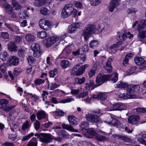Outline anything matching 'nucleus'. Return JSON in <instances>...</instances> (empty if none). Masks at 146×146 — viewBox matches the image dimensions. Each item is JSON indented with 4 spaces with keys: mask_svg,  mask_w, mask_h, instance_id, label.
I'll use <instances>...</instances> for the list:
<instances>
[{
    "mask_svg": "<svg viewBox=\"0 0 146 146\" xmlns=\"http://www.w3.org/2000/svg\"><path fill=\"white\" fill-rule=\"evenodd\" d=\"M7 48L10 52H16L18 50V47L15 43L13 41H11L8 43Z\"/></svg>",
    "mask_w": 146,
    "mask_h": 146,
    "instance_id": "a211bd4d",
    "label": "nucleus"
},
{
    "mask_svg": "<svg viewBox=\"0 0 146 146\" xmlns=\"http://www.w3.org/2000/svg\"><path fill=\"white\" fill-rule=\"evenodd\" d=\"M52 124V123L50 122H49L48 123H44V125H42L41 126H44L45 128H48L50 127Z\"/></svg>",
    "mask_w": 146,
    "mask_h": 146,
    "instance_id": "69168bd1",
    "label": "nucleus"
},
{
    "mask_svg": "<svg viewBox=\"0 0 146 146\" xmlns=\"http://www.w3.org/2000/svg\"><path fill=\"white\" fill-rule=\"evenodd\" d=\"M74 10V7L72 4L66 5L62 11L61 17L63 18L67 17L72 13Z\"/></svg>",
    "mask_w": 146,
    "mask_h": 146,
    "instance_id": "6e6552de",
    "label": "nucleus"
},
{
    "mask_svg": "<svg viewBox=\"0 0 146 146\" xmlns=\"http://www.w3.org/2000/svg\"><path fill=\"white\" fill-rule=\"evenodd\" d=\"M25 39L28 42H33L35 40V36L31 35H27L25 36Z\"/></svg>",
    "mask_w": 146,
    "mask_h": 146,
    "instance_id": "e433bc0d",
    "label": "nucleus"
},
{
    "mask_svg": "<svg viewBox=\"0 0 146 146\" xmlns=\"http://www.w3.org/2000/svg\"><path fill=\"white\" fill-rule=\"evenodd\" d=\"M40 28L45 30H48L51 28L52 25V22L44 19H41L39 22Z\"/></svg>",
    "mask_w": 146,
    "mask_h": 146,
    "instance_id": "1a4fd4ad",
    "label": "nucleus"
},
{
    "mask_svg": "<svg viewBox=\"0 0 146 146\" xmlns=\"http://www.w3.org/2000/svg\"><path fill=\"white\" fill-rule=\"evenodd\" d=\"M12 4L13 7L16 10H19L21 8V6L18 4L16 0H12Z\"/></svg>",
    "mask_w": 146,
    "mask_h": 146,
    "instance_id": "4c0bfd02",
    "label": "nucleus"
},
{
    "mask_svg": "<svg viewBox=\"0 0 146 146\" xmlns=\"http://www.w3.org/2000/svg\"><path fill=\"white\" fill-rule=\"evenodd\" d=\"M146 27V20H143L138 25L137 30L139 32L141 31V29Z\"/></svg>",
    "mask_w": 146,
    "mask_h": 146,
    "instance_id": "bb28decb",
    "label": "nucleus"
},
{
    "mask_svg": "<svg viewBox=\"0 0 146 146\" xmlns=\"http://www.w3.org/2000/svg\"><path fill=\"white\" fill-rule=\"evenodd\" d=\"M37 36L40 38H44L46 36V33L44 31L39 32L37 33Z\"/></svg>",
    "mask_w": 146,
    "mask_h": 146,
    "instance_id": "ea45409f",
    "label": "nucleus"
},
{
    "mask_svg": "<svg viewBox=\"0 0 146 146\" xmlns=\"http://www.w3.org/2000/svg\"><path fill=\"white\" fill-rule=\"evenodd\" d=\"M85 81V78H76L75 79V82L76 84H81L84 82Z\"/></svg>",
    "mask_w": 146,
    "mask_h": 146,
    "instance_id": "72a5a7b5",
    "label": "nucleus"
},
{
    "mask_svg": "<svg viewBox=\"0 0 146 146\" xmlns=\"http://www.w3.org/2000/svg\"><path fill=\"white\" fill-rule=\"evenodd\" d=\"M106 69L108 73H110L112 72V67L111 63L109 61H108L106 64Z\"/></svg>",
    "mask_w": 146,
    "mask_h": 146,
    "instance_id": "a19ab883",
    "label": "nucleus"
},
{
    "mask_svg": "<svg viewBox=\"0 0 146 146\" xmlns=\"http://www.w3.org/2000/svg\"><path fill=\"white\" fill-rule=\"evenodd\" d=\"M59 135L63 139H68L69 138V135L67 132L65 131H62L59 133Z\"/></svg>",
    "mask_w": 146,
    "mask_h": 146,
    "instance_id": "2f4dec72",
    "label": "nucleus"
},
{
    "mask_svg": "<svg viewBox=\"0 0 146 146\" xmlns=\"http://www.w3.org/2000/svg\"><path fill=\"white\" fill-rule=\"evenodd\" d=\"M44 80L43 79H38L35 80V83L36 85H40L44 83Z\"/></svg>",
    "mask_w": 146,
    "mask_h": 146,
    "instance_id": "603ef678",
    "label": "nucleus"
},
{
    "mask_svg": "<svg viewBox=\"0 0 146 146\" xmlns=\"http://www.w3.org/2000/svg\"><path fill=\"white\" fill-rule=\"evenodd\" d=\"M40 12L41 14L44 15H48L49 13L48 10L46 8H44L40 9Z\"/></svg>",
    "mask_w": 146,
    "mask_h": 146,
    "instance_id": "a18cd8bd",
    "label": "nucleus"
},
{
    "mask_svg": "<svg viewBox=\"0 0 146 146\" xmlns=\"http://www.w3.org/2000/svg\"><path fill=\"white\" fill-rule=\"evenodd\" d=\"M104 27H102L100 26H98L93 24L88 25L84 29L83 34L84 36V39L86 40L93 34H99L102 32Z\"/></svg>",
    "mask_w": 146,
    "mask_h": 146,
    "instance_id": "f257e3e1",
    "label": "nucleus"
},
{
    "mask_svg": "<svg viewBox=\"0 0 146 146\" xmlns=\"http://www.w3.org/2000/svg\"><path fill=\"white\" fill-rule=\"evenodd\" d=\"M137 112L145 113L146 112V109L143 108H138L135 109Z\"/></svg>",
    "mask_w": 146,
    "mask_h": 146,
    "instance_id": "5fc2aeb1",
    "label": "nucleus"
},
{
    "mask_svg": "<svg viewBox=\"0 0 146 146\" xmlns=\"http://www.w3.org/2000/svg\"><path fill=\"white\" fill-rule=\"evenodd\" d=\"M86 86L85 87V88L86 90H89L90 88H91V89H93L94 88L97 86L96 84H94V82L93 80H91L89 82L86 84Z\"/></svg>",
    "mask_w": 146,
    "mask_h": 146,
    "instance_id": "5701e85b",
    "label": "nucleus"
},
{
    "mask_svg": "<svg viewBox=\"0 0 146 146\" xmlns=\"http://www.w3.org/2000/svg\"><path fill=\"white\" fill-rule=\"evenodd\" d=\"M33 56L35 57H38L41 54L40 49L38 50H33Z\"/></svg>",
    "mask_w": 146,
    "mask_h": 146,
    "instance_id": "864d4df0",
    "label": "nucleus"
},
{
    "mask_svg": "<svg viewBox=\"0 0 146 146\" xmlns=\"http://www.w3.org/2000/svg\"><path fill=\"white\" fill-rule=\"evenodd\" d=\"M35 136L37 137L40 141L45 143L50 142L54 137L51 134L49 133H36Z\"/></svg>",
    "mask_w": 146,
    "mask_h": 146,
    "instance_id": "0eeeda50",
    "label": "nucleus"
},
{
    "mask_svg": "<svg viewBox=\"0 0 146 146\" xmlns=\"http://www.w3.org/2000/svg\"><path fill=\"white\" fill-rule=\"evenodd\" d=\"M99 44V41L95 40H92L90 43V47L92 48H94V47L96 46Z\"/></svg>",
    "mask_w": 146,
    "mask_h": 146,
    "instance_id": "58836bf2",
    "label": "nucleus"
},
{
    "mask_svg": "<svg viewBox=\"0 0 146 146\" xmlns=\"http://www.w3.org/2000/svg\"><path fill=\"white\" fill-rule=\"evenodd\" d=\"M112 136L116 139H121L124 142H127L131 141V139L128 137L127 135L124 134H113Z\"/></svg>",
    "mask_w": 146,
    "mask_h": 146,
    "instance_id": "2eb2a0df",
    "label": "nucleus"
},
{
    "mask_svg": "<svg viewBox=\"0 0 146 146\" xmlns=\"http://www.w3.org/2000/svg\"><path fill=\"white\" fill-rule=\"evenodd\" d=\"M89 48L88 46L87 45H84V49L82 50H81L82 53L84 52V53H85V52H88V50Z\"/></svg>",
    "mask_w": 146,
    "mask_h": 146,
    "instance_id": "774afa93",
    "label": "nucleus"
},
{
    "mask_svg": "<svg viewBox=\"0 0 146 146\" xmlns=\"http://www.w3.org/2000/svg\"><path fill=\"white\" fill-rule=\"evenodd\" d=\"M113 108L112 110H125L127 107L122 103L118 102L113 106Z\"/></svg>",
    "mask_w": 146,
    "mask_h": 146,
    "instance_id": "f3484780",
    "label": "nucleus"
},
{
    "mask_svg": "<svg viewBox=\"0 0 146 146\" xmlns=\"http://www.w3.org/2000/svg\"><path fill=\"white\" fill-rule=\"evenodd\" d=\"M19 15L20 18L23 19H24L27 16V12L25 11L20 10L19 12Z\"/></svg>",
    "mask_w": 146,
    "mask_h": 146,
    "instance_id": "37998d69",
    "label": "nucleus"
},
{
    "mask_svg": "<svg viewBox=\"0 0 146 146\" xmlns=\"http://www.w3.org/2000/svg\"><path fill=\"white\" fill-rule=\"evenodd\" d=\"M91 97L98 100H104L106 99L107 96L105 94L101 92L93 94L91 96Z\"/></svg>",
    "mask_w": 146,
    "mask_h": 146,
    "instance_id": "6ab92c4d",
    "label": "nucleus"
},
{
    "mask_svg": "<svg viewBox=\"0 0 146 146\" xmlns=\"http://www.w3.org/2000/svg\"><path fill=\"white\" fill-rule=\"evenodd\" d=\"M86 118L88 121L93 123H97L100 121L99 117L96 115L90 113L86 114Z\"/></svg>",
    "mask_w": 146,
    "mask_h": 146,
    "instance_id": "9b49d317",
    "label": "nucleus"
},
{
    "mask_svg": "<svg viewBox=\"0 0 146 146\" xmlns=\"http://www.w3.org/2000/svg\"><path fill=\"white\" fill-rule=\"evenodd\" d=\"M16 136L14 134H11L9 135L8 138L12 141H14L16 138Z\"/></svg>",
    "mask_w": 146,
    "mask_h": 146,
    "instance_id": "338daca9",
    "label": "nucleus"
},
{
    "mask_svg": "<svg viewBox=\"0 0 146 146\" xmlns=\"http://www.w3.org/2000/svg\"><path fill=\"white\" fill-rule=\"evenodd\" d=\"M5 25L8 28L10 31L12 32L14 31L13 28V26L11 25H10L7 23H5Z\"/></svg>",
    "mask_w": 146,
    "mask_h": 146,
    "instance_id": "052dcab7",
    "label": "nucleus"
},
{
    "mask_svg": "<svg viewBox=\"0 0 146 146\" xmlns=\"http://www.w3.org/2000/svg\"><path fill=\"white\" fill-rule=\"evenodd\" d=\"M134 61L135 64L138 66H142V68L146 67V62L141 57H138L135 58Z\"/></svg>",
    "mask_w": 146,
    "mask_h": 146,
    "instance_id": "dca6fc26",
    "label": "nucleus"
},
{
    "mask_svg": "<svg viewBox=\"0 0 146 146\" xmlns=\"http://www.w3.org/2000/svg\"><path fill=\"white\" fill-rule=\"evenodd\" d=\"M119 0H111L108 6L109 11L110 12H113L117 5L118 2Z\"/></svg>",
    "mask_w": 146,
    "mask_h": 146,
    "instance_id": "412c9836",
    "label": "nucleus"
},
{
    "mask_svg": "<svg viewBox=\"0 0 146 146\" xmlns=\"http://www.w3.org/2000/svg\"><path fill=\"white\" fill-rule=\"evenodd\" d=\"M34 126L35 129L37 130L39 129L40 126V122L38 120H36L34 123Z\"/></svg>",
    "mask_w": 146,
    "mask_h": 146,
    "instance_id": "13d9d810",
    "label": "nucleus"
},
{
    "mask_svg": "<svg viewBox=\"0 0 146 146\" xmlns=\"http://www.w3.org/2000/svg\"><path fill=\"white\" fill-rule=\"evenodd\" d=\"M89 123L86 121H83L82 122L80 126V130H81L83 133L90 138H91L95 135V131L94 129L89 128Z\"/></svg>",
    "mask_w": 146,
    "mask_h": 146,
    "instance_id": "7ed1b4c3",
    "label": "nucleus"
},
{
    "mask_svg": "<svg viewBox=\"0 0 146 146\" xmlns=\"http://www.w3.org/2000/svg\"><path fill=\"white\" fill-rule=\"evenodd\" d=\"M37 1L34 3V5L36 6L40 7L45 3L46 0H36Z\"/></svg>",
    "mask_w": 146,
    "mask_h": 146,
    "instance_id": "c9c22d12",
    "label": "nucleus"
},
{
    "mask_svg": "<svg viewBox=\"0 0 146 146\" xmlns=\"http://www.w3.org/2000/svg\"><path fill=\"white\" fill-rule=\"evenodd\" d=\"M19 60L18 57L15 56H12L9 57V60L7 61V63L10 66H16L18 64Z\"/></svg>",
    "mask_w": 146,
    "mask_h": 146,
    "instance_id": "ddd939ff",
    "label": "nucleus"
},
{
    "mask_svg": "<svg viewBox=\"0 0 146 146\" xmlns=\"http://www.w3.org/2000/svg\"><path fill=\"white\" fill-rule=\"evenodd\" d=\"M61 65L63 68H66L70 66L71 63L66 60H62L61 61Z\"/></svg>",
    "mask_w": 146,
    "mask_h": 146,
    "instance_id": "393cba45",
    "label": "nucleus"
},
{
    "mask_svg": "<svg viewBox=\"0 0 146 146\" xmlns=\"http://www.w3.org/2000/svg\"><path fill=\"white\" fill-rule=\"evenodd\" d=\"M32 49L33 50H40V46L38 44L33 43L32 44L31 46Z\"/></svg>",
    "mask_w": 146,
    "mask_h": 146,
    "instance_id": "79ce46f5",
    "label": "nucleus"
},
{
    "mask_svg": "<svg viewBox=\"0 0 146 146\" xmlns=\"http://www.w3.org/2000/svg\"><path fill=\"white\" fill-rule=\"evenodd\" d=\"M9 103L6 99H0V108H2L7 106Z\"/></svg>",
    "mask_w": 146,
    "mask_h": 146,
    "instance_id": "473e14b6",
    "label": "nucleus"
},
{
    "mask_svg": "<svg viewBox=\"0 0 146 146\" xmlns=\"http://www.w3.org/2000/svg\"><path fill=\"white\" fill-rule=\"evenodd\" d=\"M56 113L59 116H63L64 113L62 110L57 109L56 111Z\"/></svg>",
    "mask_w": 146,
    "mask_h": 146,
    "instance_id": "e2e57ef3",
    "label": "nucleus"
},
{
    "mask_svg": "<svg viewBox=\"0 0 146 146\" xmlns=\"http://www.w3.org/2000/svg\"><path fill=\"white\" fill-rule=\"evenodd\" d=\"M139 119L138 115H132L129 117L128 119V121L129 123L134 124L137 123Z\"/></svg>",
    "mask_w": 146,
    "mask_h": 146,
    "instance_id": "4be33fe9",
    "label": "nucleus"
},
{
    "mask_svg": "<svg viewBox=\"0 0 146 146\" xmlns=\"http://www.w3.org/2000/svg\"><path fill=\"white\" fill-rule=\"evenodd\" d=\"M37 141L36 138L33 137L31 140L30 142L28 143L27 146H37Z\"/></svg>",
    "mask_w": 146,
    "mask_h": 146,
    "instance_id": "7c9ffc66",
    "label": "nucleus"
},
{
    "mask_svg": "<svg viewBox=\"0 0 146 146\" xmlns=\"http://www.w3.org/2000/svg\"><path fill=\"white\" fill-rule=\"evenodd\" d=\"M80 64H78L74 66L71 71V75L77 76L82 75L85 71V69L87 68L89 65L85 64L80 67Z\"/></svg>",
    "mask_w": 146,
    "mask_h": 146,
    "instance_id": "423d86ee",
    "label": "nucleus"
},
{
    "mask_svg": "<svg viewBox=\"0 0 146 146\" xmlns=\"http://www.w3.org/2000/svg\"><path fill=\"white\" fill-rule=\"evenodd\" d=\"M117 88H126V90L129 94H131L133 92L137 91L139 89L138 85L130 84L128 85L126 83L120 82L117 85Z\"/></svg>",
    "mask_w": 146,
    "mask_h": 146,
    "instance_id": "39448f33",
    "label": "nucleus"
},
{
    "mask_svg": "<svg viewBox=\"0 0 146 146\" xmlns=\"http://www.w3.org/2000/svg\"><path fill=\"white\" fill-rule=\"evenodd\" d=\"M82 26V24L80 23H73L71 25L69 26L68 29L69 33H72L74 32L76 29L79 28Z\"/></svg>",
    "mask_w": 146,
    "mask_h": 146,
    "instance_id": "4468645a",
    "label": "nucleus"
},
{
    "mask_svg": "<svg viewBox=\"0 0 146 146\" xmlns=\"http://www.w3.org/2000/svg\"><path fill=\"white\" fill-rule=\"evenodd\" d=\"M78 146H94L90 142L85 141H81L78 143Z\"/></svg>",
    "mask_w": 146,
    "mask_h": 146,
    "instance_id": "c85d7f7f",
    "label": "nucleus"
},
{
    "mask_svg": "<svg viewBox=\"0 0 146 146\" xmlns=\"http://www.w3.org/2000/svg\"><path fill=\"white\" fill-rule=\"evenodd\" d=\"M72 100V99L71 98H68L65 99H63L59 102H57L56 99V98L52 97L50 99V101L51 102V103H53L54 104H56L58 103H65L67 102H70Z\"/></svg>",
    "mask_w": 146,
    "mask_h": 146,
    "instance_id": "aec40b11",
    "label": "nucleus"
},
{
    "mask_svg": "<svg viewBox=\"0 0 146 146\" xmlns=\"http://www.w3.org/2000/svg\"><path fill=\"white\" fill-rule=\"evenodd\" d=\"M71 52V51L70 50L65 48L63 50L62 53L64 54L66 56H67Z\"/></svg>",
    "mask_w": 146,
    "mask_h": 146,
    "instance_id": "680f3d73",
    "label": "nucleus"
},
{
    "mask_svg": "<svg viewBox=\"0 0 146 146\" xmlns=\"http://www.w3.org/2000/svg\"><path fill=\"white\" fill-rule=\"evenodd\" d=\"M58 71L57 68H55L54 70H51L49 72L50 76L51 77H53L57 74Z\"/></svg>",
    "mask_w": 146,
    "mask_h": 146,
    "instance_id": "49530a36",
    "label": "nucleus"
},
{
    "mask_svg": "<svg viewBox=\"0 0 146 146\" xmlns=\"http://www.w3.org/2000/svg\"><path fill=\"white\" fill-rule=\"evenodd\" d=\"M1 36L5 39H7L9 37V35L7 32H2L1 33Z\"/></svg>",
    "mask_w": 146,
    "mask_h": 146,
    "instance_id": "bf43d9fd",
    "label": "nucleus"
},
{
    "mask_svg": "<svg viewBox=\"0 0 146 146\" xmlns=\"http://www.w3.org/2000/svg\"><path fill=\"white\" fill-rule=\"evenodd\" d=\"M68 119L70 125H67L65 123L62 124V127L64 129H66L72 132H77L78 130L75 129L71 125H76L79 123V120L73 115L68 116Z\"/></svg>",
    "mask_w": 146,
    "mask_h": 146,
    "instance_id": "20e7f679",
    "label": "nucleus"
},
{
    "mask_svg": "<svg viewBox=\"0 0 146 146\" xmlns=\"http://www.w3.org/2000/svg\"><path fill=\"white\" fill-rule=\"evenodd\" d=\"M27 59L29 65L31 64L32 63H34L35 59L32 56H29L27 58Z\"/></svg>",
    "mask_w": 146,
    "mask_h": 146,
    "instance_id": "3c124183",
    "label": "nucleus"
},
{
    "mask_svg": "<svg viewBox=\"0 0 146 146\" xmlns=\"http://www.w3.org/2000/svg\"><path fill=\"white\" fill-rule=\"evenodd\" d=\"M59 38L57 36L49 37L43 40V42L47 47H50L56 41L59 40Z\"/></svg>",
    "mask_w": 146,
    "mask_h": 146,
    "instance_id": "f8f14e48",
    "label": "nucleus"
},
{
    "mask_svg": "<svg viewBox=\"0 0 146 146\" xmlns=\"http://www.w3.org/2000/svg\"><path fill=\"white\" fill-rule=\"evenodd\" d=\"M96 70L97 69L96 67L95 66H93L88 72L89 77H91L94 76L95 74L96 71Z\"/></svg>",
    "mask_w": 146,
    "mask_h": 146,
    "instance_id": "f704fd0d",
    "label": "nucleus"
},
{
    "mask_svg": "<svg viewBox=\"0 0 146 146\" xmlns=\"http://www.w3.org/2000/svg\"><path fill=\"white\" fill-rule=\"evenodd\" d=\"M137 11V10L134 8H131L129 9L127 11V13L129 14L132 13L136 12Z\"/></svg>",
    "mask_w": 146,
    "mask_h": 146,
    "instance_id": "0e129e2a",
    "label": "nucleus"
},
{
    "mask_svg": "<svg viewBox=\"0 0 146 146\" xmlns=\"http://www.w3.org/2000/svg\"><path fill=\"white\" fill-rule=\"evenodd\" d=\"M140 31L138 34V36L140 38H144L146 37V30L142 31Z\"/></svg>",
    "mask_w": 146,
    "mask_h": 146,
    "instance_id": "c03bdc74",
    "label": "nucleus"
},
{
    "mask_svg": "<svg viewBox=\"0 0 146 146\" xmlns=\"http://www.w3.org/2000/svg\"><path fill=\"white\" fill-rule=\"evenodd\" d=\"M118 79V74L117 73H116L113 75L111 76L99 74L96 78V82L98 86L110 79L113 81L114 82H115L117 81Z\"/></svg>",
    "mask_w": 146,
    "mask_h": 146,
    "instance_id": "f03ea898",
    "label": "nucleus"
},
{
    "mask_svg": "<svg viewBox=\"0 0 146 146\" xmlns=\"http://www.w3.org/2000/svg\"><path fill=\"white\" fill-rule=\"evenodd\" d=\"M100 0H92L91 1L90 4L92 6H95L98 5L100 3Z\"/></svg>",
    "mask_w": 146,
    "mask_h": 146,
    "instance_id": "6e6d98bb",
    "label": "nucleus"
},
{
    "mask_svg": "<svg viewBox=\"0 0 146 146\" xmlns=\"http://www.w3.org/2000/svg\"><path fill=\"white\" fill-rule=\"evenodd\" d=\"M112 120L111 121L109 122V124L114 126H119L120 125V122L116 118H114L112 117Z\"/></svg>",
    "mask_w": 146,
    "mask_h": 146,
    "instance_id": "cd10ccee",
    "label": "nucleus"
},
{
    "mask_svg": "<svg viewBox=\"0 0 146 146\" xmlns=\"http://www.w3.org/2000/svg\"><path fill=\"white\" fill-rule=\"evenodd\" d=\"M5 13L12 18H16V13L14 11L13 7L9 4H5L4 5Z\"/></svg>",
    "mask_w": 146,
    "mask_h": 146,
    "instance_id": "9d476101",
    "label": "nucleus"
},
{
    "mask_svg": "<svg viewBox=\"0 0 146 146\" xmlns=\"http://www.w3.org/2000/svg\"><path fill=\"white\" fill-rule=\"evenodd\" d=\"M17 53L19 57L24 58L26 55V51L24 48H20L18 50Z\"/></svg>",
    "mask_w": 146,
    "mask_h": 146,
    "instance_id": "b1692460",
    "label": "nucleus"
},
{
    "mask_svg": "<svg viewBox=\"0 0 146 146\" xmlns=\"http://www.w3.org/2000/svg\"><path fill=\"white\" fill-rule=\"evenodd\" d=\"M88 91H85L83 92H81L79 95V98H83L84 97L88 95Z\"/></svg>",
    "mask_w": 146,
    "mask_h": 146,
    "instance_id": "4d7b16f0",
    "label": "nucleus"
},
{
    "mask_svg": "<svg viewBox=\"0 0 146 146\" xmlns=\"http://www.w3.org/2000/svg\"><path fill=\"white\" fill-rule=\"evenodd\" d=\"M34 135V133L33 132H32L28 135L23 137L22 140L23 141L27 140L31 137L33 136Z\"/></svg>",
    "mask_w": 146,
    "mask_h": 146,
    "instance_id": "8fccbe9b",
    "label": "nucleus"
},
{
    "mask_svg": "<svg viewBox=\"0 0 146 146\" xmlns=\"http://www.w3.org/2000/svg\"><path fill=\"white\" fill-rule=\"evenodd\" d=\"M36 115L38 119L40 120L46 117V114L44 111H41L37 113Z\"/></svg>",
    "mask_w": 146,
    "mask_h": 146,
    "instance_id": "a878e982",
    "label": "nucleus"
},
{
    "mask_svg": "<svg viewBox=\"0 0 146 146\" xmlns=\"http://www.w3.org/2000/svg\"><path fill=\"white\" fill-rule=\"evenodd\" d=\"M97 139L99 141H107L108 140V138L104 136H98L96 137Z\"/></svg>",
    "mask_w": 146,
    "mask_h": 146,
    "instance_id": "de8ad7c7",
    "label": "nucleus"
},
{
    "mask_svg": "<svg viewBox=\"0 0 146 146\" xmlns=\"http://www.w3.org/2000/svg\"><path fill=\"white\" fill-rule=\"evenodd\" d=\"M9 55L7 53L5 52L0 54V58L3 61H6L8 58Z\"/></svg>",
    "mask_w": 146,
    "mask_h": 146,
    "instance_id": "c756f323",
    "label": "nucleus"
},
{
    "mask_svg": "<svg viewBox=\"0 0 146 146\" xmlns=\"http://www.w3.org/2000/svg\"><path fill=\"white\" fill-rule=\"evenodd\" d=\"M29 127V121L27 120L25 123H23L22 125L21 129L23 130H25Z\"/></svg>",
    "mask_w": 146,
    "mask_h": 146,
    "instance_id": "09e8293b",
    "label": "nucleus"
}]
</instances>
